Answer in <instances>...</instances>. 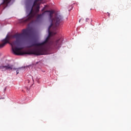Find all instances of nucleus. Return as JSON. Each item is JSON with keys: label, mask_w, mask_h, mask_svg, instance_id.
<instances>
[{"label": "nucleus", "mask_w": 131, "mask_h": 131, "mask_svg": "<svg viewBox=\"0 0 131 131\" xmlns=\"http://www.w3.org/2000/svg\"><path fill=\"white\" fill-rule=\"evenodd\" d=\"M13 67H14V66L8 64L7 66H0V69H5V70H12L13 69L14 70H16L17 69L13 68Z\"/></svg>", "instance_id": "5"}, {"label": "nucleus", "mask_w": 131, "mask_h": 131, "mask_svg": "<svg viewBox=\"0 0 131 131\" xmlns=\"http://www.w3.org/2000/svg\"><path fill=\"white\" fill-rule=\"evenodd\" d=\"M2 43L0 44V49H2L7 45L10 43V36H7L6 38L2 40Z\"/></svg>", "instance_id": "3"}, {"label": "nucleus", "mask_w": 131, "mask_h": 131, "mask_svg": "<svg viewBox=\"0 0 131 131\" xmlns=\"http://www.w3.org/2000/svg\"><path fill=\"white\" fill-rule=\"evenodd\" d=\"M45 13H49V21L51 23L48 28V36L46 38L45 41L42 43H37L36 41L33 42L30 46V48L32 47H39V48L31 49L28 51H22L23 48L15 47L20 46L23 36L27 37L29 36L32 32V29L31 28L23 29L21 33H16L13 35V37L15 38L16 40L13 41L12 43H10L12 47V52L14 55H16V56H23V55H36V56H40V55H46L47 53V47L51 45L49 43L50 37L53 36V35L56 34V33L51 32V28L52 26L54 27V29H56V27H58V26L60 25L62 18L61 15H56L53 18V14H54L53 11L47 10Z\"/></svg>", "instance_id": "1"}, {"label": "nucleus", "mask_w": 131, "mask_h": 131, "mask_svg": "<svg viewBox=\"0 0 131 131\" xmlns=\"http://www.w3.org/2000/svg\"><path fill=\"white\" fill-rule=\"evenodd\" d=\"M81 19H79V22L80 23Z\"/></svg>", "instance_id": "13"}, {"label": "nucleus", "mask_w": 131, "mask_h": 131, "mask_svg": "<svg viewBox=\"0 0 131 131\" xmlns=\"http://www.w3.org/2000/svg\"><path fill=\"white\" fill-rule=\"evenodd\" d=\"M27 82H28V83H29V82H30L29 80H27Z\"/></svg>", "instance_id": "10"}, {"label": "nucleus", "mask_w": 131, "mask_h": 131, "mask_svg": "<svg viewBox=\"0 0 131 131\" xmlns=\"http://www.w3.org/2000/svg\"><path fill=\"white\" fill-rule=\"evenodd\" d=\"M88 21H89V19L86 18V22H88Z\"/></svg>", "instance_id": "11"}, {"label": "nucleus", "mask_w": 131, "mask_h": 131, "mask_svg": "<svg viewBox=\"0 0 131 131\" xmlns=\"http://www.w3.org/2000/svg\"><path fill=\"white\" fill-rule=\"evenodd\" d=\"M45 15V12L42 13L41 14H38L36 17V20H35V23H39L42 20V17Z\"/></svg>", "instance_id": "6"}, {"label": "nucleus", "mask_w": 131, "mask_h": 131, "mask_svg": "<svg viewBox=\"0 0 131 131\" xmlns=\"http://www.w3.org/2000/svg\"><path fill=\"white\" fill-rule=\"evenodd\" d=\"M62 41H63V39L60 38L55 41L53 43V45L56 48H61V46H62Z\"/></svg>", "instance_id": "4"}, {"label": "nucleus", "mask_w": 131, "mask_h": 131, "mask_svg": "<svg viewBox=\"0 0 131 131\" xmlns=\"http://www.w3.org/2000/svg\"><path fill=\"white\" fill-rule=\"evenodd\" d=\"M41 1L42 0H35L28 17L25 19H23L21 20L22 23H24V24L28 23L29 21H31V19L35 17L36 14L39 12V9L40 8V3H39L38 2H41Z\"/></svg>", "instance_id": "2"}, {"label": "nucleus", "mask_w": 131, "mask_h": 131, "mask_svg": "<svg viewBox=\"0 0 131 131\" xmlns=\"http://www.w3.org/2000/svg\"><path fill=\"white\" fill-rule=\"evenodd\" d=\"M1 99H5V98H0V100Z\"/></svg>", "instance_id": "12"}, {"label": "nucleus", "mask_w": 131, "mask_h": 131, "mask_svg": "<svg viewBox=\"0 0 131 131\" xmlns=\"http://www.w3.org/2000/svg\"><path fill=\"white\" fill-rule=\"evenodd\" d=\"M19 69H20V68L17 69V70H16V74H18L19 73Z\"/></svg>", "instance_id": "9"}, {"label": "nucleus", "mask_w": 131, "mask_h": 131, "mask_svg": "<svg viewBox=\"0 0 131 131\" xmlns=\"http://www.w3.org/2000/svg\"><path fill=\"white\" fill-rule=\"evenodd\" d=\"M47 7H48V5L45 6V7L42 8V11H45V10H46V8H47Z\"/></svg>", "instance_id": "8"}, {"label": "nucleus", "mask_w": 131, "mask_h": 131, "mask_svg": "<svg viewBox=\"0 0 131 131\" xmlns=\"http://www.w3.org/2000/svg\"><path fill=\"white\" fill-rule=\"evenodd\" d=\"M10 2L11 0H3V2L2 5H4L5 6V7L7 8V7H8V5H9V3Z\"/></svg>", "instance_id": "7"}]
</instances>
